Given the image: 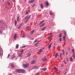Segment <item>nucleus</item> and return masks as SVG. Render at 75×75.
<instances>
[{"instance_id": "412c9836", "label": "nucleus", "mask_w": 75, "mask_h": 75, "mask_svg": "<svg viewBox=\"0 0 75 75\" xmlns=\"http://www.w3.org/2000/svg\"><path fill=\"white\" fill-rule=\"evenodd\" d=\"M70 59L71 61H72V60H73V59H72V57H70Z\"/></svg>"}, {"instance_id": "f704fd0d", "label": "nucleus", "mask_w": 75, "mask_h": 75, "mask_svg": "<svg viewBox=\"0 0 75 75\" xmlns=\"http://www.w3.org/2000/svg\"><path fill=\"white\" fill-rule=\"evenodd\" d=\"M64 35H67V33H66V32H65V31H64Z\"/></svg>"}, {"instance_id": "4be33fe9", "label": "nucleus", "mask_w": 75, "mask_h": 75, "mask_svg": "<svg viewBox=\"0 0 75 75\" xmlns=\"http://www.w3.org/2000/svg\"><path fill=\"white\" fill-rule=\"evenodd\" d=\"M31 55V54L30 53H29L28 54V57H30Z\"/></svg>"}, {"instance_id": "2eb2a0df", "label": "nucleus", "mask_w": 75, "mask_h": 75, "mask_svg": "<svg viewBox=\"0 0 75 75\" xmlns=\"http://www.w3.org/2000/svg\"><path fill=\"white\" fill-rule=\"evenodd\" d=\"M42 60L43 61H46V60H47V59L46 58H43L42 59Z\"/></svg>"}, {"instance_id": "4c0bfd02", "label": "nucleus", "mask_w": 75, "mask_h": 75, "mask_svg": "<svg viewBox=\"0 0 75 75\" xmlns=\"http://www.w3.org/2000/svg\"><path fill=\"white\" fill-rule=\"evenodd\" d=\"M15 57H16V56L13 57H12V58L11 59H13L14 58H15Z\"/></svg>"}, {"instance_id": "393cba45", "label": "nucleus", "mask_w": 75, "mask_h": 75, "mask_svg": "<svg viewBox=\"0 0 75 75\" xmlns=\"http://www.w3.org/2000/svg\"><path fill=\"white\" fill-rule=\"evenodd\" d=\"M23 51H24V50H22L21 51V53H22V54H23Z\"/></svg>"}, {"instance_id": "c03bdc74", "label": "nucleus", "mask_w": 75, "mask_h": 75, "mask_svg": "<svg viewBox=\"0 0 75 75\" xmlns=\"http://www.w3.org/2000/svg\"><path fill=\"white\" fill-rule=\"evenodd\" d=\"M25 46H22V48H25Z\"/></svg>"}, {"instance_id": "b1692460", "label": "nucleus", "mask_w": 75, "mask_h": 75, "mask_svg": "<svg viewBox=\"0 0 75 75\" xmlns=\"http://www.w3.org/2000/svg\"><path fill=\"white\" fill-rule=\"evenodd\" d=\"M34 68L35 69H38V67L37 66H36Z\"/></svg>"}, {"instance_id": "20e7f679", "label": "nucleus", "mask_w": 75, "mask_h": 75, "mask_svg": "<svg viewBox=\"0 0 75 75\" xmlns=\"http://www.w3.org/2000/svg\"><path fill=\"white\" fill-rule=\"evenodd\" d=\"M21 69H17L16 70V72H18L19 73H21Z\"/></svg>"}, {"instance_id": "864d4df0", "label": "nucleus", "mask_w": 75, "mask_h": 75, "mask_svg": "<svg viewBox=\"0 0 75 75\" xmlns=\"http://www.w3.org/2000/svg\"><path fill=\"white\" fill-rule=\"evenodd\" d=\"M14 1H16V0H13Z\"/></svg>"}, {"instance_id": "a18cd8bd", "label": "nucleus", "mask_w": 75, "mask_h": 75, "mask_svg": "<svg viewBox=\"0 0 75 75\" xmlns=\"http://www.w3.org/2000/svg\"><path fill=\"white\" fill-rule=\"evenodd\" d=\"M38 44V43H36V44H35V46H36V47H37V45H37V44Z\"/></svg>"}, {"instance_id": "f3484780", "label": "nucleus", "mask_w": 75, "mask_h": 75, "mask_svg": "<svg viewBox=\"0 0 75 75\" xmlns=\"http://www.w3.org/2000/svg\"><path fill=\"white\" fill-rule=\"evenodd\" d=\"M58 53H57L56 54L55 56V58H57V57H58Z\"/></svg>"}, {"instance_id": "f03ea898", "label": "nucleus", "mask_w": 75, "mask_h": 75, "mask_svg": "<svg viewBox=\"0 0 75 75\" xmlns=\"http://www.w3.org/2000/svg\"><path fill=\"white\" fill-rule=\"evenodd\" d=\"M29 65V64L28 63H27L25 64H23V66L24 68H26V67H27Z\"/></svg>"}, {"instance_id": "49530a36", "label": "nucleus", "mask_w": 75, "mask_h": 75, "mask_svg": "<svg viewBox=\"0 0 75 75\" xmlns=\"http://www.w3.org/2000/svg\"><path fill=\"white\" fill-rule=\"evenodd\" d=\"M61 55H62V54L61 53L60 54V57H61Z\"/></svg>"}, {"instance_id": "423d86ee", "label": "nucleus", "mask_w": 75, "mask_h": 75, "mask_svg": "<svg viewBox=\"0 0 75 75\" xmlns=\"http://www.w3.org/2000/svg\"><path fill=\"white\" fill-rule=\"evenodd\" d=\"M36 62V61L35 60H33L31 62V63L32 64H35Z\"/></svg>"}, {"instance_id": "aec40b11", "label": "nucleus", "mask_w": 75, "mask_h": 75, "mask_svg": "<svg viewBox=\"0 0 75 75\" xmlns=\"http://www.w3.org/2000/svg\"><path fill=\"white\" fill-rule=\"evenodd\" d=\"M45 28H46V27H45L44 28H43L42 30V31H44V30H45Z\"/></svg>"}, {"instance_id": "5701e85b", "label": "nucleus", "mask_w": 75, "mask_h": 75, "mask_svg": "<svg viewBox=\"0 0 75 75\" xmlns=\"http://www.w3.org/2000/svg\"><path fill=\"white\" fill-rule=\"evenodd\" d=\"M22 25V24H21L19 26L18 28V29H20V28H21V25Z\"/></svg>"}, {"instance_id": "dca6fc26", "label": "nucleus", "mask_w": 75, "mask_h": 75, "mask_svg": "<svg viewBox=\"0 0 75 75\" xmlns=\"http://www.w3.org/2000/svg\"><path fill=\"white\" fill-rule=\"evenodd\" d=\"M42 70L43 71H46V70H47V68H43L42 69Z\"/></svg>"}, {"instance_id": "a19ab883", "label": "nucleus", "mask_w": 75, "mask_h": 75, "mask_svg": "<svg viewBox=\"0 0 75 75\" xmlns=\"http://www.w3.org/2000/svg\"><path fill=\"white\" fill-rule=\"evenodd\" d=\"M10 54H9L8 56V57H7V58H8L9 57H10Z\"/></svg>"}, {"instance_id": "a211bd4d", "label": "nucleus", "mask_w": 75, "mask_h": 75, "mask_svg": "<svg viewBox=\"0 0 75 75\" xmlns=\"http://www.w3.org/2000/svg\"><path fill=\"white\" fill-rule=\"evenodd\" d=\"M19 46H18V44H17L16 45V48L17 49L18 48V47H19Z\"/></svg>"}, {"instance_id": "72a5a7b5", "label": "nucleus", "mask_w": 75, "mask_h": 75, "mask_svg": "<svg viewBox=\"0 0 75 75\" xmlns=\"http://www.w3.org/2000/svg\"><path fill=\"white\" fill-rule=\"evenodd\" d=\"M51 45H50L48 47L49 48H51Z\"/></svg>"}, {"instance_id": "39448f33", "label": "nucleus", "mask_w": 75, "mask_h": 75, "mask_svg": "<svg viewBox=\"0 0 75 75\" xmlns=\"http://www.w3.org/2000/svg\"><path fill=\"white\" fill-rule=\"evenodd\" d=\"M52 33H51L50 34V35L48 39V40H50V38H51V37H52Z\"/></svg>"}, {"instance_id": "8fccbe9b", "label": "nucleus", "mask_w": 75, "mask_h": 75, "mask_svg": "<svg viewBox=\"0 0 75 75\" xmlns=\"http://www.w3.org/2000/svg\"><path fill=\"white\" fill-rule=\"evenodd\" d=\"M61 65L62 67H63V66H64V65H63V64H61Z\"/></svg>"}, {"instance_id": "f8f14e48", "label": "nucleus", "mask_w": 75, "mask_h": 75, "mask_svg": "<svg viewBox=\"0 0 75 75\" xmlns=\"http://www.w3.org/2000/svg\"><path fill=\"white\" fill-rule=\"evenodd\" d=\"M39 52H42V49H41L39 51Z\"/></svg>"}, {"instance_id": "e433bc0d", "label": "nucleus", "mask_w": 75, "mask_h": 75, "mask_svg": "<svg viewBox=\"0 0 75 75\" xmlns=\"http://www.w3.org/2000/svg\"><path fill=\"white\" fill-rule=\"evenodd\" d=\"M15 57H16V56L13 57H12V58L11 59H13L14 58H15Z\"/></svg>"}, {"instance_id": "cd10ccee", "label": "nucleus", "mask_w": 75, "mask_h": 75, "mask_svg": "<svg viewBox=\"0 0 75 75\" xmlns=\"http://www.w3.org/2000/svg\"><path fill=\"white\" fill-rule=\"evenodd\" d=\"M11 66L13 68H14V65L13 64V63H12L11 64Z\"/></svg>"}, {"instance_id": "de8ad7c7", "label": "nucleus", "mask_w": 75, "mask_h": 75, "mask_svg": "<svg viewBox=\"0 0 75 75\" xmlns=\"http://www.w3.org/2000/svg\"><path fill=\"white\" fill-rule=\"evenodd\" d=\"M61 40H62L61 38H60L59 39V40H60V41H61Z\"/></svg>"}, {"instance_id": "c756f323", "label": "nucleus", "mask_w": 75, "mask_h": 75, "mask_svg": "<svg viewBox=\"0 0 75 75\" xmlns=\"http://www.w3.org/2000/svg\"><path fill=\"white\" fill-rule=\"evenodd\" d=\"M63 38L64 40V41H65V36H64L63 37Z\"/></svg>"}, {"instance_id": "0eeeda50", "label": "nucleus", "mask_w": 75, "mask_h": 75, "mask_svg": "<svg viewBox=\"0 0 75 75\" xmlns=\"http://www.w3.org/2000/svg\"><path fill=\"white\" fill-rule=\"evenodd\" d=\"M21 73H24L25 72V70L23 69H21Z\"/></svg>"}, {"instance_id": "bb28decb", "label": "nucleus", "mask_w": 75, "mask_h": 75, "mask_svg": "<svg viewBox=\"0 0 75 75\" xmlns=\"http://www.w3.org/2000/svg\"><path fill=\"white\" fill-rule=\"evenodd\" d=\"M59 37H62V34H60L59 36Z\"/></svg>"}, {"instance_id": "6ab92c4d", "label": "nucleus", "mask_w": 75, "mask_h": 75, "mask_svg": "<svg viewBox=\"0 0 75 75\" xmlns=\"http://www.w3.org/2000/svg\"><path fill=\"white\" fill-rule=\"evenodd\" d=\"M34 30H32L31 33V34H33L34 33Z\"/></svg>"}, {"instance_id": "7c9ffc66", "label": "nucleus", "mask_w": 75, "mask_h": 75, "mask_svg": "<svg viewBox=\"0 0 75 75\" xmlns=\"http://www.w3.org/2000/svg\"><path fill=\"white\" fill-rule=\"evenodd\" d=\"M25 34H24L23 35V36H22V37L23 38H24V37H25Z\"/></svg>"}, {"instance_id": "5fc2aeb1", "label": "nucleus", "mask_w": 75, "mask_h": 75, "mask_svg": "<svg viewBox=\"0 0 75 75\" xmlns=\"http://www.w3.org/2000/svg\"><path fill=\"white\" fill-rule=\"evenodd\" d=\"M8 4H10V3H8Z\"/></svg>"}, {"instance_id": "1a4fd4ad", "label": "nucleus", "mask_w": 75, "mask_h": 75, "mask_svg": "<svg viewBox=\"0 0 75 75\" xmlns=\"http://www.w3.org/2000/svg\"><path fill=\"white\" fill-rule=\"evenodd\" d=\"M40 7L42 9H43V5L42 4H41Z\"/></svg>"}, {"instance_id": "3c124183", "label": "nucleus", "mask_w": 75, "mask_h": 75, "mask_svg": "<svg viewBox=\"0 0 75 75\" xmlns=\"http://www.w3.org/2000/svg\"><path fill=\"white\" fill-rule=\"evenodd\" d=\"M66 55H67V54H68V52H67L66 53Z\"/></svg>"}, {"instance_id": "6e6552de", "label": "nucleus", "mask_w": 75, "mask_h": 75, "mask_svg": "<svg viewBox=\"0 0 75 75\" xmlns=\"http://www.w3.org/2000/svg\"><path fill=\"white\" fill-rule=\"evenodd\" d=\"M35 1V0H32L29 1V3H33Z\"/></svg>"}, {"instance_id": "c85d7f7f", "label": "nucleus", "mask_w": 75, "mask_h": 75, "mask_svg": "<svg viewBox=\"0 0 75 75\" xmlns=\"http://www.w3.org/2000/svg\"><path fill=\"white\" fill-rule=\"evenodd\" d=\"M15 25H17V21H15Z\"/></svg>"}, {"instance_id": "f257e3e1", "label": "nucleus", "mask_w": 75, "mask_h": 75, "mask_svg": "<svg viewBox=\"0 0 75 75\" xmlns=\"http://www.w3.org/2000/svg\"><path fill=\"white\" fill-rule=\"evenodd\" d=\"M31 17V15H30L29 16H27L25 18V19H26V18H27V20L26 21V22H27V21L28 20V19L30 18V17Z\"/></svg>"}, {"instance_id": "a878e982", "label": "nucleus", "mask_w": 75, "mask_h": 75, "mask_svg": "<svg viewBox=\"0 0 75 75\" xmlns=\"http://www.w3.org/2000/svg\"><path fill=\"white\" fill-rule=\"evenodd\" d=\"M29 12H30V10H29L26 13H25V14H28V13H29Z\"/></svg>"}, {"instance_id": "7ed1b4c3", "label": "nucleus", "mask_w": 75, "mask_h": 75, "mask_svg": "<svg viewBox=\"0 0 75 75\" xmlns=\"http://www.w3.org/2000/svg\"><path fill=\"white\" fill-rule=\"evenodd\" d=\"M72 52H73V53H74V54H73V57L74 58H75V53H74V49H73L72 50Z\"/></svg>"}, {"instance_id": "ea45409f", "label": "nucleus", "mask_w": 75, "mask_h": 75, "mask_svg": "<svg viewBox=\"0 0 75 75\" xmlns=\"http://www.w3.org/2000/svg\"><path fill=\"white\" fill-rule=\"evenodd\" d=\"M52 14V12H51V13H50V15H51Z\"/></svg>"}, {"instance_id": "79ce46f5", "label": "nucleus", "mask_w": 75, "mask_h": 75, "mask_svg": "<svg viewBox=\"0 0 75 75\" xmlns=\"http://www.w3.org/2000/svg\"><path fill=\"white\" fill-rule=\"evenodd\" d=\"M45 25V23H44L43 24H42V25L41 27H42V26H43L44 25Z\"/></svg>"}, {"instance_id": "c9c22d12", "label": "nucleus", "mask_w": 75, "mask_h": 75, "mask_svg": "<svg viewBox=\"0 0 75 75\" xmlns=\"http://www.w3.org/2000/svg\"><path fill=\"white\" fill-rule=\"evenodd\" d=\"M43 22H44V21H43L41 22L40 23V24H42V23Z\"/></svg>"}, {"instance_id": "2f4dec72", "label": "nucleus", "mask_w": 75, "mask_h": 75, "mask_svg": "<svg viewBox=\"0 0 75 75\" xmlns=\"http://www.w3.org/2000/svg\"><path fill=\"white\" fill-rule=\"evenodd\" d=\"M62 51H63V54L64 55L65 52H64V50H62Z\"/></svg>"}, {"instance_id": "09e8293b", "label": "nucleus", "mask_w": 75, "mask_h": 75, "mask_svg": "<svg viewBox=\"0 0 75 75\" xmlns=\"http://www.w3.org/2000/svg\"><path fill=\"white\" fill-rule=\"evenodd\" d=\"M29 28V26H27V27H26V28L27 29V28Z\"/></svg>"}, {"instance_id": "473e14b6", "label": "nucleus", "mask_w": 75, "mask_h": 75, "mask_svg": "<svg viewBox=\"0 0 75 75\" xmlns=\"http://www.w3.org/2000/svg\"><path fill=\"white\" fill-rule=\"evenodd\" d=\"M19 19V16H18L17 18V21H18V20Z\"/></svg>"}, {"instance_id": "37998d69", "label": "nucleus", "mask_w": 75, "mask_h": 75, "mask_svg": "<svg viewBox=\"0 0 75 75\" xmlns=\"http://www.w3.org/2000/svg\"><path fill=\"white\" fill-rule=\"evenodd\" d=\"M37 42V40H35V41L34 42V43H35V42Z\"/></svg>"}, {"instance_id": "9d476101", "label": "nucleus", "mask_w": 75, "mask_h": 75, "mask_svg": "<svg viewBox=\"0 0 75 75\" xmlns=\"http://www.w3.org/2000/svg\"><path fill=\"white\" fill-rule=\"evenodd\" d=\"M54 69H55V72H57V71L58 69H57V68H56V67H54Z\"/></svg>"}, {"instance_id": "603ef678", "label": "nucleus", "mask_w": 75, "mask_h": 75, "mask_svg": "<svg viewBox=\"0 0 75 75\" xmlns=\"http://www.w3.org/2000/svg\"><path fill=\"white\" fill-rule=\"evenodd\" d=\"M50 45H52V43H51Z\"/></svg>"}, {"instance_id": "9b49d317", "label": "nucleus", "mask_w": 75, "mask_h": 75, "mask_svg": "<svg viewBox=\"0 0 75 75\" xmlns=\"http://www.w3.org/2000/svg\"><path fill=\"white\" fill-rule=\"evenodd\" d=\"M17 37V34H15L14 36V39L16 40V38Z\"/></svg>"}, {"instance_id": "ddd939ff", "label": "nucleus", "mask_w": 75, "mask_h": 75, "mask_svg": "<svg viewBox=\"0 0 75 75\" xmlns=\"http://www.w3.org/2000/svg\"><path fill=\"white\" fill-rule=\"evenodd\" d=\"M23 54V53H21L18 54V56H20V57H22V55Z\"/></svg>"}, {"instance_id": "4468645a", "label": "nucleus", "mask_w": 75, "mask_h": 75, "mask_svg": "<svg viewBox=\"0 0 75 75\" xmlns=\"http://www.w3.org/2000/svg\"><path fill=\"white\" fill-rule=\"evenodd\" d=\"M45 4H46V5L47 6H49V3H48V2H46V3H45Z\"/></svg>"}, {"instance_id": "58836bf2", "label": "nucleus", "mask_w": 75, "mask_h": 75, "mask_svg": "<svg viewBox=\"0 0 75 75\" xmlns=\"http://www.w3.org/2000/svg\"><path fill=\"white\" fill-rule=\"evenodd\" d=\"M64 63L65 64H67V62H65V61H64Z\"/></svg>"}]
</instances>
